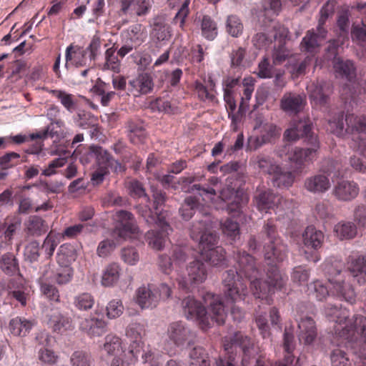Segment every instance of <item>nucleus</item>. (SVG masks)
<instances>
[{"label":"nucleus","instance_id":"obj_1","mask_svg":"<svg viewBox=\"0 0 366 366\" xmlns=\"http://www.w3.org/2000/svg\"><path fill=\"white\" fill-rule=\"evenodd\" d=\"M288 247L282 239L275 242H264V258L266 263V279L259 278V271L257 268L254 258L245 251H237L235 259L240 269L250 280V287L253 295L266 303L269 304L268 295L280 290L285 284L277 264L282 262L287 257Z\"/></svg>","mask_w":366,"mask_h":366},{"label":"nucleus","instance_id":"obj_2","mask_svg":"<svg viewBox=\"0 0 366 366\" xmlns=\"http://www.w3.org/2000/svg\"><path fill=\"white\" fill-rule=\"evenodd\" d=\"M182 307L184 316L187 319L198 320L203 330L209 328L211 326V322H215L219 325H223L227 317L222 301L214 296L209 302L208 311L201 302L190 295L182 300Z\"/></svg>","mask_w":366,"mask_h":366},{"label":"nucleus","instance_id":"obj_3","mask_svg":"<svg viewBox=\"0 0 366 366\" xmlns=\"http://www.w3.org/2000/svg\"><path fill=\"white\" fill-rule=\"evenodd\" d=\"M238 268L239 272L237 269H229L222 275V292L227 304L244 301L248 292L247 284L242 277V274L246 275L240 269L239 265Z\"/></svg>","mask_w":366,"mask_h":366},{"label":"nucleus","instance_id":"obj_4","mask_svg":"<svg viewBox=\"0 0 366 366\" xmlns=\"http://www.w3.org/2000/svg\"><path fill=\"white\" fill-rule=\"evenodd\" d=\"M202 217L192 222L189 227L190 237L198 242L202 252L215 247L218 237L212 230V217L210 212H202Z\"/></svg>","mask_w":366,"mask_h":366},{"label":"nucleus","instance_id":"obj_5","mask_svg":"<svg viewBox=\"0 0 366 366\" xmlns=\"http://www.w3.org/2000/svg\"><path fill=\"white\" fill-rule=\"evenodd\" d=\"M346 131L351 134L352 147L366 158V117L350 114Z\"/></svg>","mask_w":366,"mask_h":366},{"label":"nucleus","instance_id":"obj_6","mask_svg":"<svg viewBox=\"0 0 366 366\" xmlns=\"http://www.w3.org/2000/svg\"><path fill=\"white\" fill-rule=\"evenodd\" d=\"M187 276L177 278L180 289L190 291L194 287L204 282L207 277V269L203 262L195 259L187 267Z\"/></svg>","mask_w":366,"mask_h":366},{"label":"nucleus","instance_id":"obj_7","mask_svg":"<svg viewBox=\"0 0 366 366\" xmlns=\"http://www.w3.org/2000/svg\"><path fill=\"white\" fill-rule=\"evenodd\" d=\"M256 30V34L252 38V43L258 49L267 47L273 41L286 39L289 33L286 28L275 25H261Z\"/></svg>","mask_w":366,"mask_h":366},{"label":"nucleus","instance_id":"obj_8","mask_svg":"<svg viewBox=\"0 0 366 366\" xmlns=\"http://www.w3.org/2000/svg\"><path fill=\"white\" fill-rule=\"evenodd\" d=\"M224 347L228 354L232 353L234 350L239 347L242 352V366H247L256 354L252 340L241 332H235L229 337V340L227 342L225 340Z\"/></svg>","mask_w":366,"mask_h":366},{"label":"nucleus","instance_id":"obj_9","mask_svg":"<svg viewBox=\"0 0 366 366\" xmlns=\"http://www.w3.org/2000/svg\"><path fill=\"white\" fill-rule=\"evenodd\" d=\"M309 97L315 106L327 108L333 92L330 81L321 80L312 82L307 87Z\"/></svg>","mask_w":366,"mask_h":366},{"label":"nucleus","instance_id":"obj_10","mask_svg":"<svg viewBox=\"0 0 366 366\" xmlns=\"http://www.w3.org/2000/svg\"><path fill=\"white\" fill-rule=\"evenodd\" d=\"M117 225L112 232V237L117 241L125 239L129 234H134L137 231L134 215L128 211L119 210L116 212Z\"/></svg>","mask_w":366,"mask_h":366},{"label":"nucleus","instance_id":"obj_11","mask_svg":"<svg viewBox=\"0 0 366 366\" xmlns=\"http://www.w3.org/2000/svg\"><path fill=\"white\" fill-rule=\"evenodd\" d=\"M87 154L89 157L95 159L99 167L110 168L115 173L124 172L125 170L124 166L114 159L112 155L101 146L92 144L89 147Z\"/></svg>","mask_w":366,"mask_h":366},{"label":"nucleus","instance_id":"obj_12","mask_svg":"<svg viewBox=\"0 0 366 366\" xmlns=\"http://www.w3.org/2000/svg\"><path fill=\"white\" fill-rule=\"evenodd\" d=\"M167 334L169 339L177 347L185 343L192 346L195 343L196 335L182 322H174L169 325Z\"/></svg>","mask_w":366,"mask_h":366},{"label":"nucleus","instance_id":"obj_13","mask_svg":"<svg viewBox=\"0 0 366 366\" xmlns=\"http://www.w3.org/2000/svg\"><path fill=\"white\" fill-rule=\"evenodd\" d=\"M336 334L349 341H353L356 335L361 334L366 341V317L360 315H353L349 324L342 329L337 328Z\"/></svg>","mask_w":366,"mask_h":366},{"label":"nucleus","instance_id":"obj_14","mask_svg":"<svg viewBox=\"0 0 366 366\" xmlns=\"http://www.w3.org/2000/svg\"><path fill=\"white\" fill-rule=\"evenodd\" d=\"M284 137L288 141H295L300 138H305L307 144L317 145L318 141L317 136L312 132V124L310 121H300L292 128L287 129Z\"/></svg>","mask_w":366,"mask_h":366},{"label":"nucleus","instance_id":"obj_15","mask_svg":"<svg viewBox=\"0 0 366 366\" xmlns=\"http://www.w3.org/2000/svg\"><path fill=\"white\" fill-rule=\"evenodd\" d=\"M310 147L308 148H295L290 154L289 160L294 169V172L299 173L305 168V163L311 161L319 149V142L317 141V145L307 144Z\"/></svg>","mask_w":366,"mask_h":366},{"label":"nucleus","instance_id":"obj_16","mask_svg":"<svg viewBox=\"0 0 366 366\" xmlns=\"http://www.w3.org/2000/svg\"><path fill=\"white\" fill-rule=\"evenodd\" d=\"M281 200V197L276 194L268 188L257 187L254 194V202L260 211L267 212L277 207Z\"/></svg>","mask_w":366,"mask_h":366},{"label":"nucleus","instance_id":"obj_17","mask_svg":"<svg viewBox=\"0 0 366 366\" xmlns=\"http://www.w3.org/2000/svg\"><path fill=\"white\" fill-rule=\"evenodd\" d=\"M346 267L350 274L359 285L366 284V257L365 256H349Z\"/></svg>","mask_w":366,"mask_h":366},{"label":"nucleus","instance_id":"obj_18","mask_svg":"<svg viewBox=\"0 0 366 366\" xmlns=\"http://www.w3.org/2000/svg\"><path fill=\"white\" fill-rule=\"evenodd\" d=\"M202 211L209 212L208 208L199 202L197 197L193 196L187 197L179 209V215L185 221L189 220L197 212V219L203 218Z\"/></svg>","mask_w":366,"mask_h":366},{"label":"nucleus","instance_id":"obj_19","mask_svg":"<svg viewBox=\"0 0 366 366\" xmlns=\"http://www.w3.org/2000/svg\"><path fill=\"white\" fill-rule=\"evenodd\" d=\"M135 300L142 309L155 307L159 302L156 287L148 285L139 287L136 291Z\"/></svg>","mask_w":366,"mask_h":366},{"label":"nucleus","instance_id":"obj_20","mask_svg":"<svg viewBox=\"0 0 366 366\" xmlns=\"http://www.w3.org/2000/svg\"><path fill=\"white\" fill-rule=\"evenodd\" d=\"M101 45L102 41L100 37L94 36L89 46L85 49L78 47L73 51L74 54L75 66L79 67L86 65L85 56L87 52L89 53V59L91 61L95 60L97 55L100 54Z\"/></svg>","mask_w":366,"mask_h":366},{"label":"nucleus","instance_id":"obj_21","mask_svg":"<svg viewBox=\"0 0 366 366\" xmlns=\"http://www.w3.org/2000/svg\"><path fill=\"white\" fill-rule=\"evenodd\" d=\"M325 314L329 321L337 323L339 325L335 328V332L337 328L342 329L347 324H349V320H351L352 317H350L349 311L342 307L340 305H335L332 303H327L325 307Z\"/></svg>","mask_w":366,"mask_h":366},{"label":"nucleus","instance_id":"obj_22","mask_svg":"<svg viewBox=\"0 0 366 366\" xmlns=\"http://www.w3.org/2000/svg\"><path fill=\"white\" fill-rule=\"evenodd\" d=\"M331 187L327 176L323 174H315L304 180L303 188L313 194H322L329 190Z\"/></svg>","mask_w":366,"mask_h":366},{"label":"nucleus","instance_id":"obj_23","mask_svg":"<svg viewBox=\"0 0 366 366\" xmlns=\"http://www.w3.org/2000/svg\"><path fill=\"white\" fill-rule=\"evenodd\" d=\"M154 83L151 75L148 73L139 74L137 78L129 81L128 91L135 97L151 92Z\"/></svg>","mask_w":366,"mask_h":366},{"label":"nucleus","instance_id":"obj_24","mask_svg":"<svg viewBox=\"0 0 366 366\" xmlns=\"http://www.w3.org/2000/svg\"><path fill=\"white\" fill-rule=\"evenodd\" d=\"M359 193V188L356 183L347 180L337 182L332 190V194L340 201H351Z\"/></svg>","mask_w":366,"mask_h":366},{"label":"nucleus","instance_id":"obj_25","mask_svg":"<svg viewBox=\"0 0 366 366\" xmlns=\"http://www.w3.org/2000/svg\"><path fill=\"white\" fill-rule=\"evenodd\" d=\"M136 209L147 224L149 225L157 224L164 232L168 233V229H170V227L163 214H156V211L153 212L147 205L139 204L136 207Z\"/></svg>","mask_w":366,"mask_h":366},{"label":"nucleus","instance_id":"obj_26","mask_svg":"<svg viewBox=\"0 0 366 366\" xmlns=\"http://www.w3.org/2000/svg\"><path fill=\"white\" fill-rule=\"evenodd\" d=\"M49 271L47 277L51 282H55L58 285H65L69 282L73 276V269L69 264H59L53 265L52 267L47 269Z\"/></svg>","mask_w":366,"mask_h":366},{"label":"nucleus","instance_id":"obj_27","mask_svg":"<svg viewBox=\"0 0 366 366\" xmlns=\"http://www.w3.org/2000/svg\"><path fill=\"white\" fill-rule=\"evenodd\" d=\"M298 327L300 330V340L303 341L305 345H312L317 335L314 320L310 317H302L298 324Z\"/></svg>","mask_w":366,"mask_h":366},{"label":"nucleus","instance_id":"obj_28","mask_svg":"<svg viewBox=\"0 0 366 366\" xmlns=\"http://www.w3.org/2000/svg\"><path fill=\"white\" fill-rule=\"evenodd\" d=\"M305 99L295 93H285L280 100L281 109L290 114H297L304 107Z\"/></svg>","mask_w":366,"mask_h":366},{"label":"nucleus","instance_id":"obj_29","mask_svg":"<svg viewBox=\"0 0 366 366\" xmlns=\"http://www.w3.org/2000/svg\"><path fill=\"white\" fill-rule=\"evenodd\" d=\"M151 36L157 41H168L171 38V27L163 17L157 16L153 19Z\"/></svg>","mask_w":366,"mask_h":366},{"label":"nucleus","instance_id":"obj_30","mask_svg":"<svg viewBox=\"0 0 366 366\" xmlns=\"http://www.w3.org/2000/svg\"><path fill=\"white\" fill-rule=\"evenodd\" d=\"M287 61L286 67L289 72L293 76L298 77L305 73L306 68L311 61V58L307 56L302 59L300 54H292Z\"/></svg>","mask_w":366,"mask_h":366},{"label":"nucleus","instance_id":"obj_31","mask_svg":"<svg viewBox=\"0 0 366 366\" xmlns=\"http://www.w3.org/2000/svg\"><path fill=\"white\" fill-rule=\"evenodd\" d=\"M304 244L307 248L315 250L320 248L325 239V235L320 230H317L314 226H308L302 234Z\"/></svg>","mask_w":366,"mask_h":366},{"label":"nucleus","instance_id":"obj_32","mask_svg":"<svg viewBox=\"0 0 366 366\" xmlns=\"http://www.w3.org/2000/svg\"><path fill=\"white\" fill-rule=\"evenodd\" d=\"M333 67L335 72L342 78L352 81L356 77V67L351 60H343L341 58L333 61Z\"/></svg>","mask_w":366,"mask_h":366},{"label":"nucleus","instance_id":"obj_33","mask_svg":"<svg viewBox=\"0 0 366 366\" xmlns=\"http://www.w3.org/2000/svg\"><path fill=\"white\" fill-rule=\"evenodd\" d=\"M201 255L204 261L214 267H221L227 264L225 250L222 247L209 248L201 252Z\"/></svg>","mask_w":366,"mask_h":366},{"label":"nucleus","instance_id":"obj_34","mask_svg":"<svg viewBox=\"0 0 366 366\" xmlns=\"http://www.w3.org/2000/svg\"><path fill=\"white\" fill-rule=\"evenodd\" d=\"M36 341L38 342L39 345L43 346L42 348L39 349V359L44 363L49 365L54 364L58 357L55 355L53 351L46 347L49 345V336L46 334L41 333L36 336Z\"/></svg>","mask_w":366,"mask_h":366},{"label":"nucleus","instance_id":"obj_35","mask_svg":"<svg viewBox=\"0 0 366 366\" xmlns=\"http://www.w3.org/2000/svg\"><path fill=\"white\" fill-rule=\"evenodd\" d=\"M317 34L318 31H315L314 29L308 30L306 32V34L303 37L300 44L301 49L303 51H306L312 54L317 52L320 46L319 41L325 39L320 37Z\"/></svg>","mask_w":366,"mask_h":366},{"label":"nucleus","instance_id":"obj_36","mask_svg":"<svg viewBox=\"0 0 366 366\" xmlns=\"http://www.w3.org/2000/svg\"><path fill=\"white\" fill-rule=\"evenodd\" d=\"M126 127L129 138L132 143H142L146 139L147 132L142 122L129 120L127 122Z\"/></svg>","mask_w":366,"mask_h":366},{"label":"nucleus","instance_id":"obj_37","mask_svg":"<svg viewBox=\"0 0 366 366\" xmlns=\"http://www.w3.org/2000/svg\"><path fill=\"white\" fill-rule=\"evenodd\" d=\"M335 235L340 239H352L357 234V227L352 222L341 221L334 227Z\"/></svg>","mask_w":366,"mask_h":366},{"label":"nucleus","instance_id":"obj_38","mask_svg":"<svg viewBox=\"0 0 366 366\" xmlns=\"http://www.w3.org/2000/svg\"><path fill=\"white\" fill-rule=\"evenodd\" d=\"M0 269L7 275L13 276L19 272V261L11 252H6L0 257Z\"/></svg>","mask_w":366,"mask_h":366},{"label":"nucleus","instance_id":"obj_39","mask_svg":"<svg viewBox=\"0 0 366 366\" xmlns=\"http://www.w3.org/2000/svg\"><path fill=\"white\" fill-rule=\"evenodd\" d=\"M49 226L45 220L37 215L30 216L26 223V231L29 235L39 237L45 234Z\"/></svg>","mask_w":366,"mask_h":366},{"label":"nucleus","instance_id":"obj_40","mask_svg":"<svg viewBox=\"0 0 366 366\" xmlns=\"http://www.w3.org/2000/svg\"><path fill=\"white\" fill-rule=\"evenodd\" d=\"M272 176L273 186L279 188H288L293 184L295 181L292 172L286 171L280 166Z\"/></svg>","mask_w":366,"mask_h":366},{"label":"nucleus","instance_id":"obj_41","mask_svg":"<svg viewBox=\"0 0 366 366\" xmlns=\"http://www.w3.org/2000/svg\"><path fill=\"white\" fill-rule=\"evenodd\" d=\"M33 323L26 319L15 317L9 322V330L15 336H26L31 330Z\"/></svg>","mask_w":366,"mask_h":366},{"label":"nucleus","instance_id":"obj_42","mask_svg":"<svg viewBox=\"0 0 366 366\" xmlns=\"http://www.w3.org/2000/svg\"><path fill=\"white\" fill-rule=\"evenodd\" d=\"M320 171L327 177L330 175L335 177L343 175L342 162L337 159H325L321 162Z\"/></svg>","mask_w":366,"mask_h":366},{"label":"nucleus","instance_id":"obj_43","mask_svg":"<svg viewBox=\"0 0 366 366\" xmlns=\"http://www.w3.org/2000/svg\"><path fill=\"white\" fill-rule=\"evenodd\" d=\"M50 324L54 332L60 334L71 330L74 327L71 319L61 313L54 315L50 319Z\"/></svg>","mask_w":366,"mask_h":366},{"label":"nucleus","instance_id":"obj_44","mask_svg":"<svg viewBox=\"0 0 366 366\" xmlns=\"http://www.w3.org/2000/svg\"><path fill=\"white\" fill-rule=\"evenodd\" d=\"M350 14L348 10H343L337 17V26L338 28V37L345 40L349 39V31H350Z\"/></svg>","mask_w":366,"mask_h":366},{"label":"nucleus","instance_id":"obj_45","mask_svg":"<svg viewBox=\"0 0 366 366\" xmlns=\"http://www.w3.org/2000/svg\"><path fill=\"white\" fill-rule=\"evenodd\" d=\"M49 273L48 270H45L42 276L39 278V282L41 285V291L48 299L51 301L59 302V293L58 290L53 285L47 282L51 281L47 277Z\"/></svg>","mask_w":366,"mask_h":366},{"label":"nucleus","instance_id":"obj_46","mask_svg":"<svg viewBox=\"0 0 366 366\" xmlns=\"http://www.w3.org/2000/svg\"><path fill=\"white\" fill-rule=\"evenodd\" d=\"M350 114H346L344 118L343 113H339L335 116L332 119L329 120L328 124L331 132L337 136H342L347 134L351 137V134L346 131L347 124L346 122L347 116Z\"/></svg>","mask_w":366,"mask_h":366},{"label":"nucleus","instance_id":"obj_47","mask_svg":"<svg viewBox=\"0 0 366 366\" xmlns=\"http://www.w3.org/2000/svg\"><path fill=\"white\" fill-rule=\"evenodd\" d=\"M189 366H210L208 356L204 349L200 346H195L189 352Z\"/></svg>","mask_w":366,"mask_h":366},{"label":"nucleus","instance_id":"obj_48","mask_svg":"<svg viewBox=\"0 0 366 366\" xmlns=\"http://www.w3.org/2000/svg\"><path fill=\"white\" fill-rule=\"evenodd\" d=\"M120 267L117 263L109 264L103 272L102 284L109 287L116 283L119 278Z\"/></svg>","mask_w":366,"mask_h":366},{"label":"nucleus","instance_id":"obj_49","mask_svg":"<svg viewBox=\"0 0 366 366\" xmlns=\"http://www.w3.org/2000/svg\"><path fill=\"white\" fill-rule=\"evenodd\" d=\"M285 39H277L279 44L274 46L272 53V61L274 65H280L287 60L292 54L290 49L285 46Z\"/></svg>","mask_w":366,"mask_h":366},{"label":"nucleus","instance_id":"obj_50","mask_svg":"<svg viewBox=\"0 0 366 366\" xmlns=\"http://www.w3.org/2000/svg\"><path fill=\"white\" fill-rule=\"evenodd\" d=\"M254 162L262 172L270 175H272L279 167V165L276 164L272 159L263 154L257 155L254 158Z\"/></svg>","mask_w":366,"mask_h":366},{"label":"nucleus","instance_id":"obj_51","mask_svg":"<svg viewBox=\"0 0 366 366\" xmlns=\"http://www.w3.org/2000/svg\"><path fill=\"white\" fill-rule=\"evenodd\" d=\"M103 348L109 355L118 356L122 352L121 339L116 335H107Z\"/></svg>","mask_w":366,"mask_h":366},{"label":"nucleus","instance_id":"obj_52","mask_svg":"<svg viewBox=\"0 0 366 366\" xmlns=\"http://www.w3.org/2000/svg\"><path fill=\"white\" fill-rule=\"evenodd\" d=\"M336 285L335 286V289L338 295H340L345 301L352 304L355 301L356 293L355 290L349 283L345 282H337Z\"/></svg>","mask_w":366,"mask_h":366},{"label":"nucleus","instance_id":"obj_53","mask_svg":"<svg viewBox=\"0 0 366 366\" xmlns=\"http://www.w3.org/2000/svg\"><path fill=\"white\" fill-rule=\"evenodd\" d=\"M76 257V252L74 247L71 244H63L60 247L57 256V263L69 264Z\"/></svg>","mask_w":366,"mask_h":366},{"label":"nucleus","instance_id":"obj_54","mask_svg":"<svg viewBox=\"0 0 366 366\" xmlns=\"http://www.w3.org/2000/svg\"><path fill=\"white\" fill-rule=\"evenodd\" d=\"M276 127L270 125L266 134L255 138L250 137L248 139V148L249 150H256L264 144L269 142L271 137L275 134Z\"/></svg>","mask_w":366,"mask_h":366},{"label":"nucleus","instance_id":"obj_55","mask_svg":"<svg viewBox=\"0 0 366 366\" xmlns=\"http://www.w3.org/2000/svg\"><path fill=\"white\" fill-rule=\"evenodd\" d=\"M308 295L315 297L317 300L322 301L329 295V291L320 281H315L307 285Z\"/></svg>","mask_w":366,"mask_h":366},{"label":"nucleus","instance_id":"obj_56","mask_svg":"<svg viewBox=\"0 0 366 366\" xmlns=\"http://www.w3.org/2000/svg\"><path fill=\"white\" fill-rule=\"evenodd\" d=\"M201 29L202 35L209 40H213L217 35L216 23L207 15L202 18Z\"/></svg>","mask_w":366,"mask_h":366},{"label":"nucleus","instance_id":"obj_57","mask_svg":"<svg viewBox=\"0 0 366 366\" xmlns=\"http://www.w3.org/2000/svg\"><path fill=\"white\" fill-rule=\"evenodd\" d=\"M330 360L332 366H352V361L348 355L340 349H335L330 353Z\"/></svg>","mask_w":366,"mask_h":366},{"label":"nucleus","instance_id":"obj_58","mask_svg":"<svg viewBox=\"0 0 366 366\" xmlns=\"http://www.w3.org/2000/svg\"><path fill=\"white\" fill-rule=\"evenodd\" d=\"M127 189L129 190V194L132 197H144L147 201L149 200V197L146 193V189L144 187V184L141 182L137 179L131 180L128 182Z\"/></svg>","mask_w":366,"mask_h":366},{"label":"nucleus","instance_id":"obj_59","mask_svg":"<svg viewBox=\"0 0 366 366\" xmlns=\"http://www.w3.org/2000/svg\"><path fill=\"white\" fill-rule=\"evenodd\" d=\"M243 31V24L239 17L229 16L227 21V31L233 37L239 36Z\"/></svg>","mask_w":366,"mask_h":366},{"label":"nucleus","instance_id":"obj_60","mask_svg":"<svg viewBox=\"0 0 366 366\" xmlns=\"http://www.w3.org/2000/svg\"><path fill=\"white\" fill-rule=\"evenodd\" d=\"M153 197V208L156 211V214H163L161 212V207L164 205L167 200V194L165 192L157 187H151Z\"/></svg>","mask_w":366,"mask_h":366},{"label":"nucleus","instance_id":"obj_61","mask_svg":"<svg viewBox=\"0 0 366 366\" xmlns=\"http://www.w3.org/2000/svg\"><path fill=\"white\" fill-rule=\"evenodd\" d=\"M129 350L135 359L138 360L141 357L144 362H147L148 357L151 356L144 350V343L142 340L132 341Z\"/></svg>","mask_w":366,"mask_h":366},{"label":"nucleus","instance_id":"obj_62","mask_svg":"<svg viewBox=\"0 0 366 366\" xmlns=\"http://www.w3.org/2000/svg\"><path fill=\"white\" fill-rule=\"evenodd\" d=\"M145 334V328L143 324L139 322L130 323L126 330V335L133 340H142V337Z\"/></svg>","mask_w":366,"mask_h":366},{"label":"nucleus","instance_id":"obj_63","mask_svg":"<svg viewBox=\"0 0 366 366\" xmlns=\"http://www.w3.org/2000/svg\"><path fill=\"white\" fill-rule=\"evenodd\" d=\"M72 366H91V356L84 351H75L70 359Z\"/></svg>","mask_w":366,"mask_h":366},{"label":"nucleus","instance_id":"obj_64","mask_svg":"<svg viewBox=\"0 0 366 366\" xmlns=\"http://www.w3.org/2000/svg\"><path fill=\"white\" fill-rule=\"evenodd\" d=\"M350 36L353 41H366V24L363 21L357 24L353 23Z\"/></svg>","mask_w":366,"mask_h":366}]
</instances>
